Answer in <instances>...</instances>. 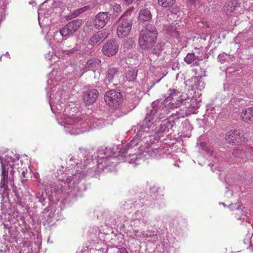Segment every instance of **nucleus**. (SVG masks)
Returning a JSON list of instances; mask_svg holds the SVG:
<instances>
[{"instance_id": "f257e3e1", "label": "nucleus", "mask_w": 253, "mask_h": 253, "mask_svg": "<svg viewBox=\"0 0 253 253\" xmlns=\"http://www.w3.org/2000/svg\"><path fill=\"white\" fill-rule=\"evenodd\" d=\"M157 103L152 104V109L146 116L142 123L144 129L149 130V132L154 131L155 133L159 132H169L172 129L173 123L169 121L163 122L158 127L156 126L160 120L165 118V112L167 111L166 107L157 105Z\"/></svg>"}, {"instance_id": "f03ea898", "label": "nucleus", "mask_w": 253, "mask_h": 253, "mask_svg": "<svg viewBox=\"0 0 253 253\" xmlns=\"http://www.w3.org/2000/svg\"><path fill=\"white\" fill-rule=\"evenodd\" d=\"M158 32L155 26H147L142 29L139 36V45L143 50H148L156 44Z\"/></svg>"}, {"instance_id": "7ed1b4c3", "label": "nucleus", "mask_w": 253, "mask_h": 253, "mask_svg": "<svg viewBox=\"0 0 253 253\" xmlns=\"http://www.w3.org/2000/svg\"><path fill=\"white\" fill-rule=\"evenodd\" d=\"M65 131L72 135H77L87 131L88 123L83 122L78 117L69 119L65 122Z\"/></svg>"}, {"instance_id": "20e7f679", "label": "nucleus", "mask_w": 253, "mask_h": 253, "mask_svg": "<svg viewBox=\"0 0 253 253\" xmlns=\"http://www.w3.org/2000/svg\"><path fill=\"white\" fill-rule=\"evenodd\" d=\"M117 34L120 38L127 36L131 31L132 21L126 15H122L117 21Z\"/></svg>"}, {"instance_id": "39448f33", "label": "nucleus", "mask_w": 253, "mask_h": 253, "mask_svg": "<svg viewBox=\"0 0 253 253\" xmlns=\"http://www.w3.org/2000/svg\"><path fill=\"white\" fill-rule=\"evenodd\" d=\"M0 162L2 168V172H1V179L0 183V187L1 188H3V191H5L7 188L6 183L8 181V170L9 169V168H11L10 171V174L11 175V177H10L9 182L10 183L11 186L13 188V191L14 192H16V187L14 186V184L13 183V175L14 173V171L13 169L12 166L10 164H5L3 161V159L2 157H0Z\"/></svg>"}, {"instance_id": "423d86ee", "label": "nucleus", "mask_w": 253, "mask_h": 253, "mask_svg": "<svg viewBox=\"0 0 253 253\" xmlns=\"http://www.w3.org/2000/svg\"><path fill=\"white\" fill-rule=\"evenodd\" d=\"M225 139L227 143L233 145L245 141L246 137L243 130H233L226 134Z\"/></svg>"}, {"instance_id": "0eeeda50", "label": "nucleus", "mask_w": 253, "mask_h": 253, "mask_svg": "<svg viewBox=\"0 0 253 253\" xmlns=\"http://www.w3.org/2000/svg\"><path fill=\"white\" fill-rule=\"evenodd\" d=\"M104 100L110 106L117 108L120 106L123 101L122 94L116 91L111 90L107 91L105 96Z\"/></svg>"}, {"instance_id": "6e6552de", "label": "nucleus", "mask_w": 253, "mask_h": 253, "mask_svg": "<svg viewBox=\"0 0 253 253\" xmlns=\"http://www.w3.org/2000/svg\"><path fill=\"white\" fill-rule=\"evenodd\" d=\"M81 24L82 20L80 19L73 20L61 29L59 33L63 37L72 35L79 29Z\"/></svg>"}, {"instance_id": "1a4fd4ad", "label": "nucleus", "mask_w": 253, "mask_h": 253, "mask_svg": "<svg viewBox=\"0 0 253 253\" xmlns=\"http://www.w3.org/2000/svg\"><path fill=\"white\" fill-rule=\"evenodd\" d=\"M114 153H112L110 148H106L105 150L101 149L97 151L98 165H101L104 163L106 166L111 165L112 160L115 159V157H112Z\"/></svg>"}, {"instance_id": "9d476101", "label": "nucleus", "mask_w": 253, "mask_h": 253, "mask_svg": "<svg viewBox=\"0 0 253 253\" xmlns=\"http://www.w3.org/2000/svg\"><path fill=\"white\" fill-rule=\"evenodd\" d=\"M119 47V44L116 40H109L103 45L102 52L106 56H112L117 53Z\"/></svg>"}, {"instance_id": "9b49d317", "label": "nucleus", "mask_w": 253, "mask_h": 253, "mask_svg": "<svg viewBox=\"0 0 253 253\" xmlns=\"http://www.w3.org/2000/svg\"><path fill=\"white\" fill-rule=\"evenodd\" d=\"M181 96L180 92L177 89L172 88L169 89L168 91V95L165 99V101L167 102L172 100H176L177 103L175 104L174 103L169 102L168 105L169 108L173 109L176 108L178 105L181 101H179V99H178L179 97Z\"/></svg>"}, {"instance_id": "f8f14e48", "label": "nucleus", "mask_w": 253, "mask_h": 253, "mask_svg": "<svg viewBox=\"0 0 253 253\" xmlns=\"http://www.w3.org/2000/svg\"><path fill=\"white\" fill-rule=\"evenodd\" d=\"M85 175L84 172L77 169L74 174L67 177L66 183L70 188H74L77 186L82 179L85 177Z\"/></svg>"}, {"instance_id": "ddd939ff", "label": "nucleus", "mask_w": 253, "mask_h": 253, "mask_svg": "<svg viewBox=\"0 0 253 253\" xmlns=\"http://www.w3.org/2000/svg\"><path fill=\"white\" fill-rule=\"evenodd\" d=\"M149 133V130L144 129L142 124L139 126L137 133L134 138L129 143L127 144L128 146L131 149L132 151L134 148L137 146L138 142L142 139L147 137V134Z\"/></svg>"}, {"instance_id": "4468645a", "label": "nucleus", "mask_w": 253, "mask_h": 253, "mask_svg": "<svg viewBox=\"0 0 253 253\" xmlns=\"http://www.w3.org/2000/svg\"><path fill=\"white\" fill-rule=\"evenodd\" d=\"M111 15L107 12H100L96 16L94 25L96 28L101 29L105 27L110 19Z\"/></svg>"}, {"instance_id": "2eb2a0df", "label": "nucleus", "mask_w": 253, "mask_h": 253, "mask_svg": "<svg viewBox=\"0 0 253 253\" xmlns=\"http://www.w3.org/2000/svg\"><path fill=\"white\" fill-rule=\"evenodd\" d=\"M99 93L96 89L87 90L83 95L84 102L86 105H90L94 103L98 97Z\"/></svg>"}, {"instance_id": "dca6fc26", "label": "nucleus", "mask_w": 253, "mask_h": 253, "mask_svg": "<svg viewBox=\"0 0 253 253\" xmlns=\"http://www.w3.org/2000/svg\"><path fill=\"white\" fill-rule=\"evenodd\" d=\"M120 76V72L118 69L111 68H109L107 71V74L106 80H108L109 83H115L117 84L120 82L119 77Z\"/></svg>"}, {"instance_id": "f3484780", "label": "nucleus", "mask_w": 253, "mask_h": 253, "mask_svg": "<svg viewBox=\"0 0 253 253\" xmlns=\"http://www.w3.org/2000/svg\"><path fill=\"white\" fill-rule=\"evenodd\" d=\"M204 59L203 55H195L194 53H189L184 58V61L188 64H192V66H198L200 61H202Z\"/></svg>"}, {"instance_id": "a211bd4d", "label": "nucleus", "mask_w": 253, "mask_h": 253, "mask_svg": "<svg viewBox=\"0 0 253 253\" xmlns=\"http://www.w3.org/2000/svg\"><path fill=\"white\" fill-rule=\"evenodd\" d=\"M105 33L103 31L95 32L89 39L88 44L91 45H95L98 42L105 40Z\"/></svg>"}, {"instance_id": "6ab92c4d", "label": "nucleus", "mask_w": 253, "mask_h": 253, "mask_svg": "<svg viewBox=\"0 0 253 253\" xmlns=\"http://www.w3.org/2000/svg\"><path fill=\"white\" fill-rule=\"evenodd\" d=\"M152 19V14L147 8L141 9L139 12L138 21L140 23L148 22Z\"/></svg>"}, {"instance_id": "aec40b11", "label": "nucleus", "mask_w": 253, "mask_h": 253, "mask_svg": "<svg viewBox=\"0 0 253 253\" xmlns=\"http://www.w3.org/2000/svg\"><path fill=\"white\" fill-rule=\"evenodd\" d=\"M248 154L249 155L248 151L246 152L240 149H236L233 153L234 156L238 159L239 162L241 163H245L247 161Z\"/></svg>"}, {"instance_id": "412c9836", "label": "nucleus", "mask_w": 253, "mask_h": 253, "mask_svg": "<svg viewBox=\"0 0 253 253\" xmlns=\"http://www.w3.org/2000/svg\"><path fill=\"white\" fill-rule=\"evenodd\" d=\"M243 120L246 123L253 122V107L248 108L243 111L241 115Z\"/></svg>"}, {"instance_id": "4be33fe9", "label": "nucleus", "mask_w": 253, "mask_h": 253, "mask_svg": "<svg viewBox=\"0 0 253 253\" xmlns=\"http://www.w3.org/2000/svg\"><path fill=\"white\" fill-rule=\"evenodd\" d=\"M101 61L99 59L93 58L88 60L85 65V68L94 71L95 69L98 68L100 66Z\"/></svg>"}, {"instance_id": "5701e85b", "label": "nucleus", "mask_w": 253, "mask_h": 253, "mask_svg": "<svg viewBox=\"0 0 253 253\" xmlns=\"http://www.w3.org/2000/svg\"><path fill=\"white\" fill-rule=\"evenodd\" d=\"M133 152V151H132L127 144L120 151L122 155H125L126 154L129 153L128 156L132 157V158L129 161V163H134L137 159V156L135 154V153L132 154Z\"/></svg>"}, {"instance_id": "b1692460", "label": "nucleus", "mask_w": 253, "mask_h": 253, "mask_svg": "<svg viewBox=\"0 0 253 253\" xmlns=\"http://www.w3.org/2000/svg\"><path fill=\"white\" fill-rule=\"evenodd\" d=\"M191 86L194 89L202 90L205 88V84L198 77H192L191 79Z\"/></svg>"}, {"instance_id": "393cba45", "label": "nucleus", "mask_w": 253, "mask_h": 253, "mask_svg": "<svg viewBox=\"0 0 253 253\" xmlns=\"http://www.w3.org/2000/svg\"><path fill=\"white\" fill-rule=\"evenodd\" d=\"M138 70L134 69L127 71L125 73L126 81L133 82L136 79Z\"/></svg>"}, {"instance_id": "a878e982", "label": "nucleus", "mask_w": 253, "mask_h": 253, "mask_svg": "<svg viewBox=\"0 0 253 253\" xmlns=\"http://www.w3.org/2000/svg\"><path fill=\"white\" fill-rule=\"evenodd\" d=\"M162 151V149L161 148L158 147H153L151 148L150 150H148V153L152 158H158L163 153Z\"/></svg>"}, {"instance_id": "bb28decb", "label": "nucleus", "mask_w": 253, "mask_h": 253, "mask_svg": "<svg viewBox=\"0 0 253 253\" xmlns=\"http://www.w3.org/2000/svg\"><path fill=\"white\" fill-rule=\"evenodd\" d=\"M175 3V0H158V4L164 8H170Z\"/></svg>"}, {"instance_id": "cd10ccee", "label": "nucleus", "mask_w": 253, "mask_h": 253, "mask_svg": "<svg viewBox=\"0 0 253 253\" xmlns=\"http://www.w3.org/2000/svg\"><path fill=\"white\" fill-rule=\"evenodd\" d=\"M80 50V46L78 44L72 48L70 49H65L62 50V53L65 55H71Z\"/></svg>"}, {"instance_id": "c85d7f7f", "label": "nucleus", "mask_w": 253, "mask_h": 253, "mask_svg": "<svg viewBox=\"0 0 253 253\" xmlns=\"http://www.w3.org/2000/svg\"><path fill=\"white\" fill-rule=\"evenodd\" d=\"M89 122L94 127H99L102 126L103 123V120L96 119L89 120Z\"/></svg>"}, {"instance_id": "c756f323", "label": "nucleus", "mask_w": 253, "mask_h": 253, "mask_svg": "<svg viewBox=\"0 0 253 253\" xmlns=\"http://www.w3.org/2000/svg\"><path fill=\"white\" fill-rule=\"evenodd\" d=\"M89 9V6H85L82 8H79L77 9L76 11H75L74 13H72V15H73V17H76L79 15L80 14L83 13L86 10Z\"/></svg>"}, {"instance_id": "7c9ffc66", "label": "nucleus", "mask_w": 253, "mask_h": 253, "mask_svg": "<svg viewBox=\"0 0 253 253\" xmlns=\"http://www.w3.org/2000/svg\"><path fill=\"white\" fill-rule=\"evenodd\" d=\"M163 50L162 46L161 44H157L153 48L152 52L154 54H159Z\"/></svg>"}, {"instance_id": "2f4dec72", "label": "nucleus", "mask_w": 253, "mask_h": 253, "mask_svg": "<svg viewBox=\"0 0 253 253\" xmlns=\"http://www.w3.org/2000/svg\"><path fill=\"white\" fill-rule=\"evenodd\" d=\"M227 4L228 6H230V8L228 9V10L232 12L235 10V7H236V5H237V2L236 0L234 1H230Z\"/></svg>"}, {"instance_id": "473e14b6", "label": "nucleus", "mask_w": 253, "mask_h": 253, "mask_svg": "<svg viewBox=\"0 0 253 253\" xmlns=\"http://www.w3.org/2000/svg\"><path fill=\"white\" fill-rule=\"evenodd\" d=\"M18 160V158L16 157L15 158H12V157L8 156V155H6L5 156V162L6 163V164H8L9 165V164H10L9 163L10 162H14Z\"/></svg>"}, {"instance_id": "72a5a7b5", "label": "nucleus", "mask_w": 253, "mask_h": 253, "mask_svg": "<svg viewBox=\"0 0 253 253\" xmlns=\"http://www.w3.org/2000/svg\"><path fill=\"white\" fill-rule=\"evenodd\" d=\"M173 116H176L177 119L183 118L184 117V113L181 112V111H176ZM175 119H176V118Z\"/></svg>"}, {"instance_id": "f704fd0d", "label": "nucleus", "mask_w": 253, "mask_h": 253, "mask_svg": "<svg viewBox=\"0 0 253 253\" xmlns=\"http://www.w3.org/2000/svg\"><path fill=\"white\" fill-rule=\"evenodd\" d=\"M113 10L117 12H120L122 11L121 7L119 4H115L113 6Z\"/></svg>"}, {"instance_id": "c9c22d12", "label": "nucleus", "mask_w": 253, "mask_h": 253, "mask_svg": "<svg viewBox=\"0 0 253 253\" xmlns=\"http://www.w3.org/2000/svg\"><path fill=\"white\" fill-rule=\"evenodd\" d=\"M248 153H249L250 159L253 161V147H251L248 149Z\"/></svg>"}, {"instance_id": "e433bc0d", "label": "nucleus", "mask_w": 253, "mask_h": 253, "mask_svg": "<svg viewBox=\"0 0 253 253\" xmlns=\"http://www.w3.org/2000/svg\"><path fill=\"white\" fill-rule=\"evenodd\" d=\"M118 253H128V252L125 248H122L118 250Z\"/></svg>"}, {"instance_id": "4c0bfd02", "label": "nucleus", "mask_w": 253, "mask_h": 253, "mask_svg": "<svg viewBox=\"0 0 253 253\" xmlns=\"http://www.w3.org/2000/svg\"><path fill=\"white\" fill-rule=\"evenodd\" d=\"M134 0H123L124 2L127 5H129L133 2Z\"/></svg>"}, {"instance_id": "58836bf2", "label": "nucleus", "mask_w": 253, "mask_h": 253, "mask_svg": "<svg viewBox=\"0 0 253 253\" xmlns=\"http://www.w3.org/2000/svg\"><path fill=\"white\" fill-rule=\"evenodd\" d=\"M243 36V33H239L238 36H237V38H241V37H242Z\"/></svg>"}, {"instance_id": "ea45409f", "label": "nucleus", "mask_w": 253, "mask_h": 253, "mask_svg": "<svg viewBox=\"0 0 253 253\" xmlns=\"http://www.w3.org/2000/svg\"><path fill=\"white\" fill-rule=\"evenodd\" d=\"M5 56L6 57H7L9 58L10 55H9V54L8 53V52H6V53H5Z\"/></svg>"}, {"instance_id": "a19ab883", "label": "nucleus", "mask_w": 253, "mask_h": 253, "mask_svg": "<svg viewBox=\"0 0 253 253\" xmlns=\"http://www.w3.org/2000/svg\"><path fill=\"white\" fill-rule=\"evenodd\" d=\"M201 145L203 147V145H204V143H201Z\"/></svg>"}, {"instance_id": "79ce46f5", "label": "nucleus", "mask_w": 253, "mask_h": 253, "mask_svg": "<svg viewBox=\"0 0 253 253\" xmlns=\"http://www.w3.org/2000/svg\"><path fill=\"white\" fill-rule=\"evenodd\" d=\"M0 252L1 253H3L2 251V250H0Z\"/></svg>"}, {"instance_id": "37998d69", "label": "nucleus", "mask_w": 253, "mask_h": 253, "mask_svg": "<svg viewBox=\"0 0 253 253\" xmlns=\"http://www.w3.org/2000/svg\"><path fill=\"white\" fill-rule=\"evenodd\" d=\"M236 211H240V210H239V209H237Z\"/></svg>"}, {"instance_id": "c03bdc74", "label": "nucleus", "mask_w": 253, "mask_h": 253, "mask_svg": "<svg viewBox=\"0 0 253 253\" xmlns=\"http://www.w3.org/2000/svg\"><path fill=\"white\" fill-rule=\"evenodd\" d=\"M222 204L223 205V206H225L224 203H222Z\"/></svg>"}]
</instances>
